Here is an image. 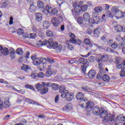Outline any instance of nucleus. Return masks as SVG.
<instances>
[{
	"label": "nucleus",
	"instance_id": "obj_15",
	"mask_svg": "<svg viewBox=\"0 0 125 125\" xmlns=\"http://www.w3.org/2000/svg\"><path fill=\"white\" fill-rule=\"evenodd\" d=\"M48 43V40H45L44 42L39 41L37 42V44L39 46H43V45H47Z\"/></svg>",
	"mask_w": 125,
	"mask_h": 125
},
{
	"label": "nucleus",
	"instance_id": "obj_59",
	"mask_svg": "<svg viewBox=\"0 0 125 125\" xmlns=\"http://www.w3.org/2000/svg\"><path fill=\"white\" fill-rule=\"evenodd\" d=\"M99 65V68L100 69V70H101V72H102V71L104 70V69L103 68H102V66L103 65V64L102 63H99L98 64Z\"/></svg>",
	"mask_w": 125,
	"mask_h": 125
},
{
	"label": "nucleus",
	"instance_id": "obj_63",
	"mask_svg": "<svg viewBox=\"0 0 125 125\" xmlns=\"http://www.w3.org/2000/svg\"><path fill=\"white\" fill-rule=\"evenodd\" d=\"M13 24V17H11L10 18L9 25H12Z\"/></svg>",
	"mask_w": 125,
	"mask_h": 125
},
{
	"label": "nucleus",
	"instance_id": "obj_2",
	"mask_svg": "<svg viewBox=\"0 0 125 125\" xmlns=\"http://www.w3.org/2000/svg\"><path fill=\"white\" fill-rule=\"evenodd\" d=\"M99 116H100V118L102 119H104L103 122L104 123H109L110 124L114 123V119L111 118V114H108L107 111L104 110L103 109H101Z\"/></svg>",
	"mask_w": 125,
	"mask_h": 125
},
{
	"label": "nucleus",
	"instance_id": "obj_29",
	"mask_svg": "<svg viewBox=\"0 0 125 125\" xmlns=\"http://www.w3.org/2000/svg\"><path fill=\"white\" fill-rule=\"evenodd\" d=\"M37 6L39 8H43L44 7V4L43 3V2L41 0H38L37 1Z\"/></svg>",
	"mask_w": 125,
	"mask_h": 125
},
{
	"label": "nucleus",
	"instance_id": "obj_13",
	"mask_svg": "<svg viewBox=\"0 0 125 125\" xmlns=\"http://www.w3.org/2000/svg\"><path fill=\"white\" fill-rule=\"evenodd\" d=\"M16 55L15 54V50L11 48L10 50V57L12 61H13V60H14Z\"/></svg>",
	"mask_w": 125,
	"mask_h": 125
},
{
	"label": "nucleus",
	"instance_id": "obj_3",
	"mask_svg": "<svg viewBox=\"0 0 125 125\" xmlns=\"http://www.w3.org/2000/svg\"><path fill=\"white\" fill-rule=\"evenodd\" d=\"M48 44L47 47L48 48H50L51 49L52 48L53 49H56V52L57 53H59V52H61V50H62V45L60 44H58V42H52V39H49L48 40Z\"/></svg>",
	"mask_w": 125,
	"mask_h": 125
},
{
	"label": "nucleus",
	"instance_id": "obj_16",
	"mask_svg": "<svg viewBox=\"0 0 125 125\" xmlns=\"http://www.w3.org/2000/svg\"><path fill=\"white\" fill-rule=\"evenodd\" d=\"M51 22L55 27H57L60 24L56 18H52Z\"/></svg>",
	"mask_w": 125,
	"mask_h": 125
},
{
	"label": "nucleus",
	"instance_id": "obj_11",
	"mask_svg": "<svg viewBox=\"0 0 125 125\" xmlns=\"http://www.w3.org/2000/svg\"><path fill=\"white\" fill-rule=\"evenodd\" d=\"M113 12H115V14L117 17H119V18H122V17H124V13H122V12L118 10V9L116 8H113Z\"/></svg>",
	"mask_w": 125,
	"mask_h": 125
},
{
	"label": "nucleus",
	"instance_id": "obj_19",
	"mask_svg": "<svg viewBox=\"0 0 125 125\" xmlns=\"http://www.w3.org/2000/svg\"><path fill=\"white\" fill-rule=\"evenodd\" d=\"M64 110L65 111H71L73 110V107L72 106V104L70 103L67 104L65 106L63 107Z\"/></svg>",
	"mask_w": 125,
	"mask_h": 125
},
{
	"label": "nucleus",
	"instance_id": "obj_31",
	"mask_svg": "<svg viewBox=\"0 0 125 125\" xmlns=\"http://www.w3.org/2000/svg\"><path fill=\"white\" fill-rule=\"evenodd\" d=\"M93 21L95 24H99L101 22V20L99 16L94 17L93 18Z\"/></svg>",
	"mask_w": 125,
	"mask_h": 125
},
{
	"label": "nucleus",
	"instance_id": "obj_24",
	"mask_svg": "<svg viewBox=\"0 0 125 125\" xmlns=\"http://www.w3.org/2000/svg\"><path fill=\"white\" fill-rule=\"evenodd\" d=\"M28 10L30 11V12H32L33 13L34 12H36L37 9L36 8V6H35V5L32 4L30 5V7L28 9Z\"/></svg>",
	"mask_w": 125,
	"mask_h": 125
},
{
	"label": "nucleus",
	"instance_id": "obj_7",
	"mask_svg": "<svg viewBox=\"0 0 125 125\" xmlns=\"http://www.w3.org/2000/svg\"><path fill=\"white\" fill-rule=\"evenodd\" d=\"M94 105L92 106L91 108H89L88 109H86V110H88L87 112H90V111L92 110V114H93V115H95L96 116H99V114L100 113L101 109H100L99 107H94Z\"/></svg>",
	"mask_w": 125,
	"mask_h": 125
},
{
	"label": "nucleus",
	"instance_id": "obj_50",
	"mask_svg": "<svg viewBox=\"0 0 125 125\" xmlns=\"http://www.w3.org/2000/svg\"><path fill=\"white\" fill-rule=\"evenodd\" d=\"M4 104L7 105V106H9L10 105V103H9V98H6L4 101Z\"/></svg>",
	"mask_w": 125,
	"mask_h": 125
},
{
	"label": "nucleus",
	"instance_id": "obj_62",
	"mask_svg": "<svg viewBox=\"0 0 125 125\" xmlns=\"http://www.w3.org/2000/svg\"><path fill=\"white\" fill-rule=\"evenodd\" d=\"M21 35H22V37L23 38H24L25 39H27V38H29V35L28 34V33L24 34V33H23Z\"/></svg>",
	"mask_w": 125,
	"mask_h": 125
},
{
	"label": "nucleus",
	"instance_id": "obj_6",
	"mask_svg": "<svg viewBox=\"0 0 125 125\" xmlns=\"http://www.w3.org/2000/svg\"><path fill=\"white\" fill-rule=\"evenodd\" d=\"M62 98H65L67 101H72V100L74 98V95L69 91H65L64 94L62 95Z\"/></svg>",
	"mask_w": 125,
	"mask_h": 125
},
{
	"label": "nucleus",
	"instance_id": "obj_28",
	"mask_svg": "<svg viewBox=\"0 0 125 125\" xmlns=\"http://www.w3.org/2000/svg\"><path fill=\"white\" fill-rule=\"evenodd\" d=\"M102 79L104 82H109L110 81V77L109 75L105 74L102 77Z\"/></svg>",
	"mask_w": 125,
	"mask_h": 125
},
{
	"label": "nucleus",
	"instance_id": "obj_56",
	"mask_svg": "<svg viewBox=\"0 0 125 125\" xmlns=\"http://www.w3.org/2000/svg\"><path fill=\"white\" fill-rule=\"evenodd\" d=\"M42 13H44V14H46V15H47L48 13H49V12L47 11V10L46 9V8H44L43 10L42 11Z\"/></svg>",
	"mask_w": 125,
	"mask_h": 125
},
{
	"label": "nucleus",
	"instance_id": "obj_25",
	"mask_svg": "<svg viewBox=\"0 0 125 125\" xmlns=\"http://www.w3.org/2000/svg\"><path fill=\"white\" fill-rule=\"evenodd\" d=\"M44 85H42V83H37L36 85V87L37 89V90H39L40 91H41V89H42V87H44Z\"/></svg>",
	"mask_w": 125,
	"mask_h": 125
},
{
	"label": "nucleus",
	"instance_id": "obj_60",
	"mask_svg": "<svg viewBox=\"0 0 125 125\" xmlns=\"http://www.w3.org/2000/svg\"><path fill=\"white\" fill-rule=\"evenodd\" d=\"M37 37V35H36V34L34 33H31L30 34V39H36Z\"/></svg>",
	"mask_w": 125,
	"mask_h": 125
},
{
	"label": "nucleus",
	"instance_id": "obj_44",
	"mask_svg": "<svg viewBox=\"0 0 125 125\" xmlns=\"http://www.w3.org/2000/svg\"><path fill=\"white\" fill-rule=\"evenodd\" d=\"M125 62V61H124L123 62V63L122 64H118L116 66H117V68L118 69H122L123 68L122 70H124V64Z\"/></svg>",
	"mask_w": 125,
	"mask_h": 125
},
{
	"label": "nucleus",
	"instance_id": "obj_51",
	"mask_svg": "<svg viewBox=\"0 0 125 125\" xmlns=\"http://www.w3.org/2000/svg\"><path fill=\"white\" fill-rule=\"evenodd\" d=\"M111 46L112 48L116 49V47H118V43L117 42H114L111 45Z\"/></svg>",
	"mask_w": 125,
	"mask_h": 125
},
{
	"label": "nucleus",
	"instance_id": "obj_47",
	"mask_svg": "<svg viewBox=\"0 0 125 125\" xmlns=\"http://www.w3.org/2000/svg\"><path fill=\"white\" fill-rule=\"evenodd\" d=\"M45 8H46V9L47 10L49 13H50V12L51 11V10H52V7H51V6H50L49 5H46V6H45Z\"/></svg>",
	"mask_w": 125,
	"mask_h": 125
},
{
	"label": "nucleus",
	"instance_id": "obj_41",
	"mask_svg": "<svg viewBox=\"0 0 125 125\" xmlns=\"http://www.w3.org/2000/svg\"><path fill=\"white\" fill-rule=\"evenodd\" d=\"M81 69L82 72L85 75V73H86V66L85 65H82Z\"/></svg>",
	"mask_w": 125,
	"mask_h": 125
},
{
	"label": "nucleus",
	"instance_id": "obj_26",
	"mask_svg": "<svg viewBox=\"0 0 125 125\" xmlns=\"http://www.w3.org/2000/svg\"><path fill=\"white\" fill-rule=\"evenodd\" d=\"M21 70H23L25 72H28V70L31 69V67L29 66V65H25L23 64L21 67Z\"/></svg>",
	"mask_w": 125,
	"mask_h": 125
},
{
	"label": "nucleus",
	"instance_id": "obj_39",
	"mask_svg": "<svg viewBox=\"0 0 125 125\" xmlns=\"http://www.w3.org/2000/svg\"><path fill=\"white\" fill-rule=\"evenodd\" d=\"M81 10L83 12H84L87 10V5L84 4L81 7Z\"/></svg>",
	"mask_w": 125,
	"mask_h": 125
},
{
	"label": "nucleus",
	"instance_id": "obj_12",
	"mask_svg": "<svg viewBox=\"0 0 125 125\" xmlns=\"http://www.w3.org/2000/svg\"><path fill=\"white\" fill-rule=\"evenodd\" d=\"M96 75V71L94 69L90 70L88 73V76L90 79H94Z\"/></svg>",
	"mask_w": 125,
	"mask_h": 125
},
{
	"label": "nucleus",
	"instance_id": "obj_27",
	"mask_svg": "<svg viewBox=\"0 0 125 125\" xmlns=\"http://www.w3.org/2000/svg\"><path fill=\"white\" fill-rule=\"evenodd\" d=\"M58 13V10L56 8H52L49 14L51 15H56Z\"/></svg>",
	"mask_w": 125,
	"mask_h": 125
},
{
	"label": "nucleus",
	"instance_id": "obj_40",
	"mask_svg": "<svg viewBox=\"0 0 125 125\" xmlns=\"http://www.w3.org/2000/svg\"><path fill=\"white\" fill-rule=\"evenodd\" d=\"M84 43L86 44V45H91V42H90V41L87 38H86L84 40Z\"/></svg>",
	"mask_w": 125,
	"mask_h": 125
},
{
	"label": "nucleus",
	"instance_id": "obj_14",
	"mask_svg": "<svg viewBox=\"0 0 125 125\" xmlns=\"http://www.w3.org/2000/svg\"><path fill=\"white\" fill-rule=\"evenodd\" d=\"M83 18L84 21L85 22H88L90 20V15L87 12H85L83 15Z\"/></svg>",
	"mask_w": 125,
	"mask_h": 125
},
{
	"label": "nucleus",
	"instance_id": "obj_33",
	"mask_svg": "<svg viewBox=\"0 0 125 125\" xmlns=\"http://www.w3.org/2000/svg\"><path fill=\"white\" fill-rule=\"evenodd\" d=\"M60 86L59 85V84L57 83H54L52 84V89H53L54 90H58Z\"/></svg>",
	"mask_w": 125,
	"mask_h": 125
},
{
	"label": "nucleus",
	"instance_id": "obj_8",
	"mask_svg": "<svg viewBox=\"0 0 125 125\" xmlns=\"http://www.w3.org/2000/svg\"><path fill=\"white\" fill-rule=\"evenodd\" d=\"M8 54H9L8 48L6 47L3 48L2 46L0 45V55L1 56H7Z\"/></svg>",
	"mask_w": 125,
	"mask_h": 125
},
{
	"label": "nucleus",
	"instance_id": "obj_10",
	"mask_svg": "<svg viewBox=\"0 0 125 125\" xmlns=\"http://www.w3.org/2000/svg\"><path fill=\"white\" fill-rule=\"evenodd\" d=\"M47 71L46 72L45 76L47 78L50 77L52 74H53V72L54 70H53V66L52 65H49L46 69Z\"/></svg>",
	"mask_w": 125,
	"mask_h": 125
},
{
	"label": "nucleus",
	"instance_id": "obj_5",
	"mask_svg": "<svg viewBox=\"0 0 125 125\" xmlns=\"http://www.w3.org/2000/svg\"><path fill=\"white\" fill-rule=\"evenodd\" d=\"M31 59L33 61V64L35 66H40L41 64H42L43 66H44L45 64L43 62V58H38L37 55L34 54L31 57Z\"/></svg>",
	"mask_w": 125,
	"mask_h": 125
},
{
	"label": "nucleus",
	"instance_id": "obj_57",
	"mask_svg": "<svg viewBox=\"0 0 125 125\" xmlns=\"http://www.w3.org/2000/svg\"><path fill=\"white\" fill-rule=\"evenodd\" d=\"M121 61H122V59H121V58H119L118 57L116 58V64H119L120 62H121Z\"/></svg>",
	"mask_w": 125,
	"mask_h": 125
},
{
	"label": "nucleus",
	"instance_id": "obj_1",
	"mask_svg": "<svg viewBox=\"0 0 125 125\" xmlns=\"http://www.w3.org/2000/svg\"><path fill=\"white\" fill-rule=\"evenodd\" d=\"M76 98L77 100H80V105H81L83 108L88 109H91L94 106L93 102H89L87 100L83 99V94L82 92H79L77 94Z\"/></svg>",
	"mask_w": 125,
	"mask_h": 125
},
{
	"label": "nucleus",
	"instance_id": "obj_30",
	"mask_svg": "<svg viewBox=\"0 0 125 125\" xmlns=\"http://www.w3.org/2000/svg\"><path fill=\"white\" fill-rule=\"evenodd\" d=\"M16 53L18 54V55H22L23 54L24 52H23V50L21 48H18L16 51Z\"/></svg>",
	"mask_w": 125,
	"mask_h": 125
},
{
	"label": "nucleus",
	"instance_id": "obj_18",
	"mask_svg": "<svg viewBox=\"0 0 125 125\" xmlns=\"http://www.w3.org/2000/svg\"><path fill=\"white\" fill-rule=\"evenodd\" d=\"M36 15V20L37 21H38V22H41L42 20V15L40 13H36L35 14Z\"/></svg>",
	"mask_w": 125,
	"mask_h": 125
},
{
	"label": "nucleus",
	"instance_id": "obj_61",
	"mask_svg": "<svg viewBox=\"0 0 125 125\" xmlns=\"http://www.w3.org/2000/svg\"><path fill=\"white\" fill-rule=\"evenodd\" d=\"M31 77L32 79H38V75H36V74L32 73L31 74Z\"/></svg>",
	"mask_w": 125,
	"mask_h": 125
},
{
	"label": "nucleus",
	"instance_id": "obj_53",
	"mask_svg": "<svg viewBox=\"0 0 125 125\" xmlns=\"http://www.w3.org/2000/svg\"><path fill=\"white\" fill-rule=\"evenodd\" d=\"M94 45H95V46H96L97 48L98 49H99V50H103V49H104V48H103V47L102 46H99L97 44H94Z\"/></svg>",
	"mask_w": 125,
	"mask_h": 125
},
{
	"label": "nucleus",
	"instance_id": "obj_42",
	"mask_svg": "<svg viewBox=\"0 0 125 125\" xmlns=\"http://www.w3.org/2000/svg\"><path fill=\"white\" fill-rule=\"evenodd\" d=\"M105 50L106 51H107V52H111V53H116V51L110 47H107Z\"/></svg>",
	"mask_w": 125,
	"mask_h": 125
},
{
	"label": "nucleus",
	"instance_id": "obj_46",
	"mask_svg": "<svg viewBox=\"0 0 125 125\" xmlns=\"http://www.w3.org/2000/svg\"><path fill=\"white\" fill-rule=\"evenodd\" d=\"M25 87H26V88H29V89H32V90H35V88H34V86L33 85L25 84Z\"/></svg>",
	"mask_w": 125,
	"mask_h": 125
},
{
	"label": "nucleus",
	"instance_id": "obj_22",
	"mask_svg": "<svg viewBox=\"0 0 125 125\" xmlns=\"http://www.w3.org/2000/svg\"><path fill=\"white\" fill-rule=\"evenodd\" d=\"M70 42L71 43H77V44H78V45H81V44H82V41L80 40V39H72L71 40H70Z\"/></svg>",
	"mask_w": 125,
	"mask_h": 125
},
{
	"label": "nucleus",
	"instance_id": "obj_58",
	"mask_svg": "<svg viewBox=\"0 0 125 125\" xmlns=\"http://www.w3.org/2000/svg\"><path fill=\"white\" fill-rule=\"evenodd\" d=\"M67 47H68V49H70V50H74V46H73V45L68 44Z\"/></svg>",
	"mask_w": 125,
	"mask_h": 125
},
{
	"label": "nucleus",
	"instance_id": "obj_32",
	"mask_svg": "<svg viewBox=\"0 0 125 125\" xmlns=\"http://www.w3.org/2000/svg\"><path fill=\"white\" fill-rule=\"evenodd\" d=\"M79 61H80L81 63H83V65H86V64H87L88 62L87 59H84L83 58L79 59Z\"/></svg>",
	"mask_w": 125,
	"mask_h": 125
},
{
	"label": "nucleus",
	"instance_id": "obj_54",
	"mask_svg": "<svg viewBox=\"0 0 125 125\" xmlns=\"http://www.w3.org/2000/svg\"><path fill=\"white\" fill-rule=\"evenodd\" d=\"M88 60L89 62H90L91 63H92V62H94V60H95V59L94 58V56H90Z\"/></svg>",
	"mask_w": 125,
	"mask_h": 125
},
{
	"label": "nucleus",
	"instance_id": "obj_52",
	"mask_svg": "<svg viewBox=\"0 0 125 125\" xmlns=\"http://www.w3.org/2000/svg\"><path fill=\"white\" fill-rule=\"evenodd\" d=\"M82 89L85 92H88L89 91L88 89H89V88L87 86L85 87H82Z\"/></svg>",
	"mask_w": 125,
	"mask_h": 125
},
{
	"label": "nucleus",
	"instance_id": "obj_38",
	"mask_svg": "<svg viewBox=\"0 0 125 125\" xmlns=\"http://www.w3.org/2000/svg\"><path fill=\"white\" fill-rule=\"evenodd\" d=\"M125 43L122 42L120 43L118 45L117 47H118V48L119 49L123 50L124 47H125Z\"/></svg>",
	"mask_w": 125,
	"mask_h": 125
},
{
	"label": "nucleus",
	"instance_id": "obj_17",
	"mask_svg": "<svg viewBox=\"0 0 125 125\" xmlns=\"http://www.w3.org/2000/svg\"><path fill=\"white\" fill-rule=\"evenodd\" d=\"M65 88H66V87L64 85H62L60 86L59 92L62 93L61 96H62V95H63V94H64L65 92H66V91H68V90H65Z\"/></svg>",
	"mask_w": 125,
	"mask_h": 125
},
{
	"label": "nucleus",
	"instance_id": "obj_64",
	"mask_svg": "<svg viewBox=\"0 0 125 125\" xmlns=\"http://www.w3.org/2000/svg\"><path fill=\"white\" fill-rule=\"evenodd\" d=\"M27 3H29L30 5H33V4L34 5V2L33 1V0H28Z\"/></svg>",
	"mask_w": 125,
	"mask_h": 125
},
{
	"label": "nucleus",
	"instance_id": "obj_21",
	"mask_svg": "<svg viewBox=\"0 0 125 125\" xmlns=\"http://www.w3.org/2000/svg\"><path fill=\"white\" fill-rule=\"evenodd\" d=\"M48 92V87H45L44 86L42 87V88L40 91V93L41 94H45Z\"/></svg>",
	"mask_w": 125,
	"mask_h": 125
},
{
	"label": "nucleus",
	"instance_id": "obj_36",
	"mask_svg": "<svg viewBox=\"0 0 125 125\" xmlns=\"http://www.w3.org/2000/svg\"><path fill=\"white\" fill-rule=\"evenodd\" d=\"M77 22L79 24H80V25H83V17H79L77 19Z\"/></svg>",
	"mask_w": 125,
	"mask_h": 125
},
{
	"label": "nucleus",
	"instance_id": "obj_23",
	"mask_svg": "<svg viewBox=\"0 0 125 125\" xmlns=\"http://www.w3.org/2000/svg\"><path fill=\"white\" fill-rule=\"evenodd\" d=\"M115 29L116 32L120 33V32H123L124 27L120 25H117V26H115Z\"/></svg>",
	"mask_w": 125,
	"mask_h": 125
},
{
	"label": "nucleus",
	"instance_id": "obj_35",
	"mask_svg": "<svg viewBox=\"0 0 125 125\" xmlns=\"http://www.w3.org/2000/svg\"><path fill=\"white\" fill-rule=\"evenodd\" d=\"M100 34V32H99V30H98V29H96L94 31V36L96 38H99Z\"/></svg>",
	"mask_w": 125,
	"mask_h": 125
},
{
	"label": "nucleus",
	"instance_id": "obj_20",
	"mask_svg": "<svg viewBox=\"0 0 125 125\" xmlns=\"http://www.w3.org/2000/svg\"><path fill=\"white\" fill-rule=\"evenodd\" d=\"M42 25L43 29H46L50 26V23L47 21H45L43 22Z\"/></svg>",
	"mask_w": 125,
	"mask_h": 125
},
{
	"label": "nucleus",
	"instance_id": "obj_49",
	"mask_svg": "<svg viewBox=\"0 0 125 125\" xmlns=\"http://www.w3.org/2000/svg\"><path fill=\"white\" fill-rule=\"evenodd\" d=\"M57 19L58 20V21H59V23H61L63 21V18L62 17V16L60 15L59 16Z\"/></svg>",
	"mask_w": 125,
	"mask_h": 125
},
{
	"label": "nucleus",
	"instance_id": "obj_55",
	"mask_svg": "<svg viewBox=\"0 0 125 125\" xmlns=\"http://www.w3.org/2000/svg\"><path fill=\"white\" fill-rule=\"evenodd\" d=\"M4 107V104L3 103V102L2 101H0V109L1 110L2 109H3Z\"/></svg>",
	"mask_w": 125,
	"mask_h": 125
},
{
	"label": "nucleus",
	"instance_id": "obj_45",
	"mask_svg": "<svg viewBox=\"0 0 125 125\" xmlns=\"http://www.w3.org/2000/svg\"><path fill=\"white\" fill-rule=\"evenodd\" d=\"M42 84L44 86H45L46 85L47 87L49 86H52V83H45V82H42Z\"/></svg>",
	"mask_w": 125,
	"mask_h": 125
},
{
	"label": "nucleus",
	"instance_id": "obj_4",
	"mask_svg": "<svg viewBox=\"0 0 125 125\" xmlns=\"http://www.w3.org/2000/svg\"><path fill=\"white\" fill-rule=\"evenodd\" d=\"M73 7L74 8L72 10V15L74 17H78L81 14V10H82V6L80 5V2H74L73 3Z\"/></svg>",
	"mask_w": 125,
	"mask_h": 125
},
{
	"label": "nucleus",
	"instance_id": "obj_37",
	"mask_svg": "<svg viewBox=\"0 0 125 125\" xmlns=\"http://www.w3.org/2000/svg\"><path fill=\"white\" fill-rule=\"evenodd\" d=\"M69 35L70 37L71 38V39H69L70 42H71V40H75V39H76V36L75 35V34H74V33H73L72 32H70L69 33Z\"/></svg>",
	"mask_w": 125,
	"mask_h": 125
},
{
	"label": "nucleus",
	"instance_id": "obj_34",
	"mask_svg": "<svg viewBox=\"0 0 125 125\" xmlns=\"http://www.w3.org/2000/svg\"><path fill=\"white\" fill-rule=\"evenodd\" d=\"M94 10L97 13H99L101 12L102 10H103V7L102 6L96 7L94 9Z\"/></svg>",
	"mask_w": 125,
	"mask_h": 125
},
{
	"label": "nucleus",
	"instance_id": "obj_43",
	"mask_svg": "<svg viewBox=\"0 0 125 125\" xmlns=\"http://www.w3.org/2000/svg\"><path fill=\"white\" fill-rule=\"evenodd\" d=\"M46 35L47 37H51L53 36V33H52V31L47 30L46 32Z\"/></svg>",
	"mask_w": 125,
	"mask_h": 125
},
{
	"label": "nucleus",
	"instance_id": "obj_48",
	"mask_svg": "<svg viewBox=\"0 0 125 125\" xmlns=\"http://www.w3.org/2000/svg\"><path fill=\"white\" fill-rule=\"evenodd\" d=\"M38 78H40L41 79H42V78L44 77V74L43 72H40L38 73Z\"/></svg>",
	"mask_w": 125,
	"mask_h": 125
},
{
	"label": "nucleus",
	"instance_id": "obj_9",
	"mask_svg": "<svg viewBox=\"0 0 125 125\" xmlns=\"http://www.w3.org/2000/svg\"><path fill=\"white\" fill-rule=\"evenodd\" d=\"M98 60L97 62H106L108 61V56L100 54L98 56Z\"/></svg>",
	"mask_w": 125,
	"mask_h": 125
}]
</instances>
